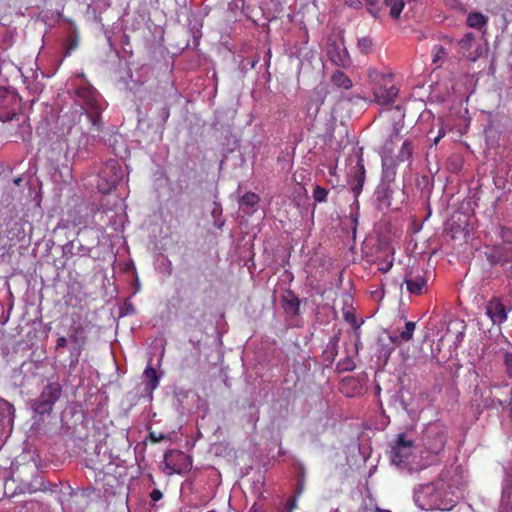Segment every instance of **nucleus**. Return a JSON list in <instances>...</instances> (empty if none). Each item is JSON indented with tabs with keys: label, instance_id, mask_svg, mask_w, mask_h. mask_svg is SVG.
<instances>
[{
	"label": "nucleus",
	"instance_id": "nucleus-57",
	"mask_svg": "<svg viewBox=\"0 0 512 512\" xmlns=\"http://www.w3.org/2000/svg\"><path fill=\"white\" fill-rule=\"evenodd\" d=\"M303 40H304V44L308 43V32L306 29L303 30Z\"/></svg>",
	"mask_w": 512,
	"mask_h": 512
},
{
	"label": "nucleus",
	"instance_id": "nucleus-35",
	"mask_svg": "<svg viewBox=\"0 0 512 512\" xmlns=\"http://www.w3.org/2000/svg\"><path fill=\"white\" fill-rule=\"evenodd\" d=\"M298 472H299V475H298V478H297V490H296V493L298 495H300L303 490H304V487H305V467L303 464H298Z\"/></svg>",
	"mask_w": 512,
	"mask_h": 512
},
{
	"label": "nucleus",
	"instance_id": "nucleus-38",
	"mask_svg": "<svg viewBox=\"0 0 512 512\" xmlns=\"http://www.w3.org/2000/svg\"><path fill=\"white\" fill-rule=\"evenodd\" d=\"M404 6V0H396V2L393 3V6L390 8V16L393 19H398L401 15V12L403 11Z\"/></svg>",
	"mask_w": 512,
	"mask_h": 512
},
{
	"label": "nucleus",
	"instance_id": "nucleus-52",
	"mask_svg": "<svg viewBox=\"0 0 512 512\" xmlns=\"http://www.w3.org/2000/svg\"><path fill=\"white\" fill-rule=\"evenodd\" d=\"M345 318L348 322H350V324L353 326L355 330L360 328V324L357 323V320L354 315H351L350 317L346 315Z\"/></svg>",
	"mask_w": 512,
	"mask_h": 512
},
{
	"label": "nucleus",
	"instance_id": "nucleus-44",
	"mask_svg": "<svg viewBox=\"0 0 512 512\" xmlns=\"http://www.w3.org/2000/svg\"><path fill=\"white\" fill-rule=\"evenodd\" d=\"M500 237L503 240V244H512V229L503 227L501 228Z\"/></svg>",
	"mask_w": 512,
	"mask_h": 512
},
{
	"label": "nucleus",
	"instance_id": "nucleus-7",
	"mask_svg": "<svg viewBox=\"0 0 512 512\" xmlns=\"http://www.w3.org/2000/svg\"><path fill=\"white\" fill-rule=\"evenodd\" d=\"M62 394V386L58 381L49 382L42 389L40 395L32 400L31 407L34 413L43 416L50 414L53 410L55 403L59 400Z\"/></svg>",
	"mask_w": 512,
	"mask_h": 512
},
{
	"label": "nucleus",
	"instance_id": "nucleus-20",
	"mask_svg": "<svg viewBox=\"0 0 512 512\" xmlns=\"http://www.w3.org/2000/svg\"><path fill=\"white\" fill-rule=\"evenodd\" d=\"M260 198L253 192L245 193L239 200L240 209L247 215H252L256 211V205Z\"/></svg>",
	"mask_w": 512,
	"mask_h": 512
},
{
	"label": "nucleus",
	"instance_id": "nucleus-19",
	"mask_svg": "<svg viewBox=\"0 0 512 512\" xmlns=\"http://www.w3.org/2000/svg\"><path fill=\"white\" fill-rule=\"evenodd\" d=\"M142 378L145 385V392L152 393L159 386L160 377L151 365L145 368Z\"/></svg>",
	"mask_w": 512,
	"mask_h": 512
},
{
	"label": "nucleus",
	"instance_id": "nucleus-42",
	"mask_svg": "<svg viewBox=\"0 0 512 512\" xmlns=\"http://www.w3.org/2000/svg\"><path fill=\"white\" fill-rule=\"evenodd\" d=\"M503 363L507 376L512 379V352L504 353Z\"/></svg>",
	"mask_w": 512,
	"mask_h": 512
},
{
	"label": "nucleus",
	"instance_id": "nucleus-46",
	"mask_svg": "<svg viewBox=\"0 0 512 512\" xmlns=\"http://www.w3.org/2000/svg\"><path fill=\"white\" fill-rule=\"evenodd\" d=\"M75 244H76V240H71V241L67 242L62 248L63 254L64 255H76V252L74 251Z\"/></svg>",
	"mask_w": 512,
	"mask_h": 512
},
{
	"label": "nucleus",
	"instance_id": "nucleus-53",
	"mask_svg": "<svg viewBox=\"0 0 512 512\" xmlns=\"http://www.w3.org/2000/svg\"><path fill=\"white\" fill-rule=\"evenodd\" d=\"M506 278L508 281V285L512 287V265L506 270Z\"/></svg>",
	"mask_w": 512,
	"mask_h": 512
},
{
	"label": "nucleus",
	"instance_id": "nucleus-30",
	"mask_svg": "<svg viewBox=\"0 0 512 512\" xmlns=\"http://www.w3.org/2000/svg\"><path fill=\"white\" fill-rule=\"evenodd\" d=\"M211 215L214 219V226L218 229H221L224 226L225 221L221 219L222 216V206L218 202L213 203V208L211 210Z\"/></svg>",
	"mask_w": 512,
	"mask_h": 512
},
{
	"label": "nucleus",
	"instance_id": "nucleus-58",
	"mask_svg": "<svg viewBox=\"0 0 512 512\" xmlns=\"http://www.w3.org/2000/svg\"><path fill=\"white\" fill-rule=\"evenodd\" d=\"M270 58H271V51H270V50H268L267 55H266V58H265V61H266V63H267V64H269V63H270Z\"/></svg>",
	"mask_w": 512,
	"mask_h": 512
},
{
	"label": "nucleus",
	"instance_id": "nucleus-23",
	"mask_svg": "<svg viewBox=\"0 0 512 512\" xmlns=\"http://www.w3.org/2000/svg\"><path fill=\"white\" fill-rule=\"evenodd\" d=\"M328 55L331 62L336 66L346 67L349 63V56L346 49L340 50L339 47L334 45L333 48L329 50Z\"/></svg>",
	"mask_w": 512,
	"mask_h": 512
},
{
	"label": "nucleus",
	"instance_id": "nucleus-60",
	"mask_svg": "<svg viewBox=\"0 0 512 512\" xmlns=\"http://www.w3.org/2000/svg\"><path fill=\"white\" fill-rule=\"evenodd\" d=\"M296 54H297V57H299L302 53H301V51L299 50V51H297V52H296Z\"/></svg>",
	"mask_w": 512,
	"mask_h": 512
},
{
	"label": "nucleus",
	"instance_id": "nucleus-59",
	"mask_svg": "<svg viewBox=\"0 0 512 512\" xmlns=\"http://www.w3.org/2000/svg\"><path fill=\"white\" fill-rule=\"evenodd\" d=\"M369 5L373 6L377 3V0H365Z\"/></svg>",
	"mask_w": 512,
	"mask_h": 512
},
{
	"label": "nucleus",
	"instance_id": "nucleus-56",
	"mask_svg": "<svg viewBox=\"0 0 512 512\" xmlns=\"http://www.w3.org/2000/svg\"><path fill=\"white\" fill-rule=\"evenodd\" d=\"M383 1H384V4L390 8L393 6V3L396 2V0H383Z\"/></svg>",
	"mask_w": 512,
	"mask_h": 512
},
{
	"label": "nucleus",
	"instance_id": "nucleus-31",
	"mask_svg": "<svg viewBox=\"0 0 512 512\" xmlns=\"http://www.w3.org/2000/svg\"><path fill=\"white\" fill-rule=\"evenodd\" d=\"M416 323L412 321H407L405 323V329L399 334L396 335L398 337V340L401 339L402 341L408 342L413 338V333L415 331Z\"/></svg>",
	"mask_w": 512,
	"mask_h": 512
},
{
	"label": "nucleus",
	"instance_id": "nucleus-14",
	"mask_svg": "<svg viewBox=\"0 0 512 512\" xmlns=\"http://www.w3.org/2000/svg\"><path fill=\"white\" fill-rule=\"evenodd\" d=\"M394 187L391 184L379 183L374 191L375 207L379 211H387L392 207Z\"/></svg>",
	"mask_w": 512,
	"mask_h": 512
},
{
	"label": "nucleus",
	"instance_id": "nucleus-18",
	"mask_svg": "<svg viewBox=\"0 0 512 512\" xmlns=\"http://www.w3.org/2000/svg\"><path fill=\"white\" fill-rule=\"evenodd\" d=\"M282 307L287 314L297 316L300 313V300L291 290H288L282 298Z\"/></svg>",
	"mask_w": 512,
	"mask_h": 512
},
{
	"label": "nucleus",
	"instance_id": "nucleus-6",
	"mask_svg": "<svg viewBox=\"0 0 512 512\" xmlns=\"http://www.w3.org/2000/svg\"><path fill=\"white\" fill-rule=\"evenodd\" d=\"M348 177V183L355 198L354 202L350 206V220L354 225L353 230L355 231L359 221L358 197L363 190L365 182V167L361 157L357 158L356 165L349 172Z\"/></svg>",
	"mask_w": 512,
	"mask_h": 512
},
{
	"label": "nucleus",
	"instance_id": "nucleus-29",
	"mask_svg": "<svg viewBox=\"0 0 512 512\" xmlns=\"http://www.w3.org/2000/svg\"><path fill=\"white\" fill-rule=\"evenodd\" d=\"M394 252L387 254L384 258H378L376 262L378 263V270L382 273H387L391 270L394 263Z\"/></svg>",
	"mask_w": 512,
	"mask_h": 512
},
{
	"label": "nucleus",
	"instance_id": "nucleus-5",
	"mask_svg": "<svg viewBox=\"0 0 512 512\" xmlns=\"http://www.w3.org/2000/svg\"><path fill=\"white\" fill-rule=\"evenodd\" d=\"M415 451V441L408 433H399L390 444L389 457L393 465L400 469H408L409 458Z\"/></svg>",
	"mask_w": 512,
	"mask_h": 512
},
{
	"label": "nucleus",
	"instance_id": "nucleus-49",
	"mask_svg": "<svg viewBox=\"0 0 512 512\" xmlns=\"http://www.w3.org/2000/svg\"><path fill=\"white\" fill-rule=\"evenodd\" d=\"M163 494L159 489H153L150 493V498L153 502H157L162 499Z\"/></svg>",
	"mask_w": 512,
	"mask_h": 512
},
{
	"label": "nucleus",
	"instance_id": "nucleus-15",
	"mask_svg": "<svg viewBox=\"0 0 512 512\" xmlns=\"http://www.w3.org/2000/svg\"><path fill=\"white\" fill-rule=\"evenodd\" d=\"M372 93L376 103L380 105H390L398 96L399 89L393 84H383L372 87Z\"/></svg>",
	"mask_w": 512,
	"mask_h": 512
},
{
	"label": "nucleus",
	"instance_id": "nucleus-51",
	"mask_svg": "<svg viewBox=\"0 0 512 512\" xmlns=\"http://www.w3.org/2000/svg\"><path fill=\"white\" fill-rule=\"evenodd\" d=\"M296 508V499L289 498L286 502V510L285 512H292L293 509Z\"/></svg>",
	"mask_w": 512,
	"mask_h": 512
},
{
	"label": "nucleus",
	"instance_id": "nucleus-8",
	"mask_svg": "<svg viewBox=\"0 0 512 512\" xmlns=\"http://www.w3.org/2000/svg\"><path fill=\"white\" fill-rule=\"evenodd\" d=\"M124 175L125 171L117 160L107 161L98 175L99 192L103 194L111 192L123 180Z\"/></svg>",
	"mask_w": 512,
	"mask_h": 512
},
{
	"label": "nucleus",
	"instance_id": "nucleus-55",
	"mask_svg": "<svg viewBox=\"0 0 512 512\" xmlns=\"http://www.w3.org/2000/svg\"><path fill=\"white\" fill-rule=\"evenodd\" d=\"M258 62H259V58L257 57V58L251 59L248 64L250 65L251 69H254Z\"/></svg>",
	"mask_w": 512,
	"mask_h": 512
},
{
	"label": "nucleus",
	"instance_id": "nucleus-12",
	"mask_svg": "<svg viewBox=\"0 0 512 512\" xmlns=\"http://www.w3.org/2000/svg\"><path fill=\"white\" fill-rule=\"evenodd\" d=\"M166 468L169 474H186L192 469V458L182 451L171 450L165 453Z\"/></svg>",
	"mask_w": 512,
	"mask_h": 512
},
{
	"label": "nucleus",
	"instance_id": "nucleus-32",
	"mask_svg": "<svg viewBox=\"0 0 512 512\" xmlns=\"http://www.w3.org/2000/svg\"><path fill=\"white\" fill-rule=\"evenodd\" d=\"M312 196L316 203H324L327 201L328 190L320 185H316L313 189Z\"/></svg>",
	"mask_w": 512,
	"mask_h": 512
},
{
	"label": "nucleus",
	"instance_id": "nucleus-27",
	"mask_svg": "<svg viewBox=\"0 0 512 512\" xmlns=\"http://www.w3.org/2000/svg\"><path fill=\"white\" fill-rule=\"evenodd\" d=\"M331 82L335 86L343 88L345 90H348L353 86L352 80L341 70H336L335 72H333V74L331 75Z\"/></svg>",
	"mask_w": 512,
	"mask_h": 512
},
{
	"label": "nucleus",
	"instance_id": "nucleus-21",
	"mask_svg": "<svg viewBox=\"0 0 512 512\" xmlns=\"http://www.w3.org/2000/svg\"><path fill=\"white\" fill-rule=\"evenodd\" d=\"M340 340V333L334 334L326 345L323 351V358L329 363H333L336 356L338 355V343Z\"/></svg>",
	"mask_w": 512,
	"mask_h": 512
},
{
	"label": "nucleus",
	"instance_id": "nucleus-34",
	"mask_svg": "<svg viewBox=\"0 0 512 512\" xmlns=\"http://www.w3.org/2000/svg\"><path fill=\"white\" fill-rule=\"evenodd\" d=\"M474 40H475V37H474V34L469 32V33H466L458 42L460 48L466 52V51H469L472 46H473V43H474Z\"/></svg>",
	"mask_w": 512,
	"mask_h": 512
},
{
	"label": "nucleus",
	"instance_id": "nucleus-4",
	"mask_svg": "<svg viewBox=\"0 0 512 512\" xmlns=\"http://www.w3.org/2000/svg\"><path fill=\"white\" fill-rule=\"evenodd\" d=\"M448 440V428L439 421L429 423L421 434V444L431 455L443 452Z\"/></svg>",
	"mask_w": 512,
	"mask_h": 512
},
{
	"label": "nucleus",
	"instance_id": "nucleus-54",
	"mask_svg": "<svg viewBox=\"0 0 512 512\" xmlns=\"http://www.w3.org/2000/svg\"><path fill=\"white\" fill-rule=\"evenodd\" d=\"M358 512H381V511L378 508L363 506L359 509Z\"/></svg>",
	"mask_w": 512,
	"mask_h": 512
},
{
	"label": "nucleus",
	"instance_id": "nucleus-13",
	"mask_svg": "<svg viewBox=\"0 0 512 512\" xmlns=\"http://www.w3.org/2000/svg\"><path fill=\"white\" fill-rule=\"evenodd\" d=\"M16 97L9 93L7 89L0 88V121L10 122L18 119L19 114L16 112Z\"/></svg>",
	"mask_w": 512,
	"mask_h": 512
},
{
	"label": "nucleus",
	"instance_id": "nucleus-25",
	"mask_svg": "<svg viewBox=\"0 0 512 512\" xmlns=\"http://www.w3.org/2000/svg\"><path fill=\"white\" fill-rule=\"evenodd\" d=\"M368 77L373 87L392 83V74L383 73L374 68L368 70Z\"/></svg>",
	"mask_w": 512,
	"mask_h": 512
},
{
	"label": "nucleus",
	"instance_id": "nucleus-37",
	"mask_svg": "<svg viewBox=\"0 0 512 512\" xmlns=\"http://www.w3.org/2000/svg\"><path fill=\"white\" fill-rule=\"evenodd\" d=\"M17 133L19 134V137L23 141H25V140L30 138V136H31V126L27 122V120H24L22 123L19 124Z\"/></svg>",
	"mask_w": 512,
	"mask_h": 512
},
{
	"label": "nucleus",
	"instance_id": "nucleus-41",
	"mask_svg": "<svg viewBox=\"0 0 512 512\" xmlns=\"http://www.w3.org/2000/svg\"><path fill=\"white\" fill-rule=\"evenodd\" d=\"M78 245L76 249V255L81 257H89L91 255L92 250L88 245L84 244L80 239H78Z\"/></svg>",
	"mask_w": 512,
	"mask_h": 512
},
{
	"label": "nucleus",
	"instance_id": "nucleus-28",
	"mask_svg": "<svg viewBox=\"0 0 512 512\" xmlns=\"http://www.w3.org/2000/svg\"><path fill=\"white\" fill-rule=\"evenodd\" d=\"M488 18L480 12H471L468 14L466 23L469 27L481 29L486 26Z\"/></svg>",
	"mask_w": 512,
	"mask_h": 512
},
{
	"label": "nucleus",
	"instance_id": "nucleus-36",
	"mask_svg": "<svg viewBox=\"0 0 512 512\" xmlns=\"http://www.w3.org/2000/svg\"><path fill=\"white\" fill-rule=\"evenodd\" d=\"M65 45H66V51L64 53V57H67L71 54V52L77 48L78 46V37L76 34L74 35H69L66 39V42H65Z\"/></svg>",
	"mask_w": 512,
	"mask_h": 512
},
{
	"label": "nucleus",
	"instance_id": "nucleus-2",
	"mask_svg": "<svg viewBox=\"0 0 512 512\" xmlns=\"http://www.w3.org/2000/svg\"><path fill=\"white\" fill-rule=\"evenodd\" d=\"M71 320V325L67 330V336H59L57 338L55 351L58 352L68 347V366L70 370H74L79 364L80 357L87 345L91 323L82 319L79 315L72 316Z\"/></svg>",
	"mask_w": 512,
	"mask_h": 512
},
{
	"label": "nucleus",
	"instance_id": "nucleus-16",
	"mask_svg": "<svg viewBox=\"0 0 512 512\" xmlns=\"http://www.w3.org/2000/svg\"><path fill=\"white\" fill-rule=\"evenodd\" d=\"M404 283L407 291L413 295H421L426 293L428 289L427 279L420 274H414L412 271L406 273Z\"/></svg>",
	"mask_w": 512,
	"mask_h": 512
},
{
	"label": "nucleus",
	"instance_id": "nucleus-33",
	"mask_svg": "<svg viewBox=\"0 0 512 512\" xmlns=\"http://www.w3.org/2000/svg\"><path fill=\"white\" fill-rule=\"evenodd\" d=\"M373 46L372 39L370 37H362L357 41V48L362 54H368L371 52Z\"/></svg>",
	"mask_w": 512,
	"mask_h": 512
},
{
	"label": "nucleus",
	"instance_id": "nucleus-50",
	"mask_svg": "<svg viewBox=\"0 0 512 512\" xmlns=\"http://www.w3.org/2000/svg\"><path fill=\"white\" fill-rule=\"evenodd\" d=\"M445 134H446V131L444 130V128L440 127L437 135L434 138H431L433 143L435 145H437L439 143V141L445 136Z\"/></svg>",
	"mask_w": 512,
	"mask_h": 512
},
{
	"label": "nucleus",
	"instance_id": "nucleus-43",
	"mask_svg": "<svg viewBox=\"0 0 512 512\" xmlns=\"http://www.w3.org/2000/svg\"><path fill=\"white\" fill-rule=\"evenodd\" d=\"M447 55L446 50L441 45H436L433 48V63H437L439 60Z\"/></svg>",
	"mask_w": 512,
	"mask_h": 512
},
{
	"label": "nucleus",
	"instance_id": "nucleus-40",
	"mask_svg": "<svg viewBox=\"0 0 512 512\" xmlns=\"http://www.w3.org/2000/svg\"><path fill=\"white\" fill-rule=\"evenodd\" d=\"M68 222H70L73 226H79L86 223V217L82 215H78V212H69L68 214Z\"/></svg>",
	"mask_w": 512,
	"mask_h": 512
},
{
	"label": "nucleus",
	"instance_id": "nucleus-3",
	"mask_svg": "<svg viewBox=\"0 0 512 512\" xmlns=\"http://www.w3.org/2000/svg\"><path fill=\"white\" fill-rule=\"evenodd\" d=\"M75 94L77 99L86 109L87 117L92 126L99 131L101 126V111L103 109L102 99L97 90L90 84L86 83L76 88Z\"/></svg>",
	"mask_w": 512,
	"mask_h": 512
},
{
	"label": "nucleus",
	"instance_id": "nucleus-47",
	"mask_svg": "<svg viewBox=\"0 0 512 512\" xmlns=\"http://www.w3.org/2000/svg\"><path fill=\"white\" fill-rule=\"evenodd\" d=\"M245 2L246 0H232L229 3V9L232 11L240 10L243 12L245 9Z\"/></svg>",
	"mask_w": 512,
	"mask_h": 512
},
{
	"label": "nucleus",
	"instance_id": "nucleus-17",
	"mask_svg": "<svg viewBox=\"0 0 512 512\" xmlns=\"http://www.w3.org/2000/svg\"><path fill=\"white\" fill-rule=\"evenodd\" d=\"M398 342V337L394 335L388 336V338H378L377 340V357L383 358L385 361L388 360L390 355L395 349V344Z\"/></svg>",
	"mask_w": 512,
	"mask_h": 512
},
{
	"label": "nucleus",
	"instance_id": "nucleus-22",
	"mask_svg": "<svg viewBox=\"0 0 512 512\" xmlns=\"http://www.w3.org/2000/svg\"><path fill=\"white\" fill-rule=\"evenodd\" d=\"M415 145L412 139H406L403 141L396 158H394L398 162H406L411 163L413 153H414Z\"/></svg>",
	"mask_w": 512,
	"mask_h": 512
},
{
	"label": "nucleus",
	"instance_id": "nucleus-24",
	"mask_svg": "<svg viewBox=\"0 0 512 512\" xmlns=\"http://www.w3.org/2000/svg\"><path fill=\"white\" fill-rule=\"evenodd\" d=\"M78 235H81L80 240L84 244L88 245L91 250L97 247L100 243L99 236L91 228L84 227L79 229Z\"/></svg>",
	"mask_w": 512,
	"mask_h": 512
},
{
	"label": "nucleus",
	"instance_id": "nucleus-11",
	"mask_svg": "<svg viewBox=\"0 0 512 512\" xmlns=\"http://www.w3.org/2000/svg\"><path fill=\"white\" fill-rule=\"evenodd\" d=\"M512 310V304L506 305L502 298L491 297L485 304V314L493 325L501 326L508 319V312Z\"/></svg>",
	"mask_w": 512,
	"mask_h": 512
},
{
	"label": "nucleus",
	"instance_id": "nucleus-1",
	"mask_svg": "<svg viewBox=\"0 0 512 512\" xmlns=\"http://www.w3.org/2000/svg\"><path fill=\"white\" fill-rule=\"evenodd\" d=\"M464 484L456 468L445 469L435 481L414 489L415 504L426 511H451L463 496Z\"/></svg>",
	"mask_w": 512,
	"mask_h": 512
},
{
	"label": "nucleus",
	"instance_id": "nucleus-39",
	"mask_svg": "<svg viewBox=\"0 0 512 512\" xmlns=\"http://www.w3.org/2000/svg\"><path fill=\"white\" fill-rule=\"evenodd\" d=\"M355 367H356V365H355L354 361L350 357H347V358L339 361L338 364H337V368L341 372L353 371L355 369Z\"/></svg>",
	"mask_w": 512,
	"mask_h": 512
},
{
	"label": "nucleus",
	"instance_id": "nucleus-48",
	"mask_svg": "<svg viewBox=\"0 0 512 512\" xmlns=\"http://www.w3.org/2000/svg\"><path fill=\"white\" fill-rule=\"evenodd\" d=\"M149 438L152 442L158 443V442L162 441L163 439H165L166 437L162 433L156 434L155 432H150Z\"/></svg>",
	"mask_w": 512,
	"mask_h": 512
},
{
	"label": "nucleus",
	"instance_id": "nucleus-9",
	"mask_svg": "<svg viewBox=\"0 0 512 512\" xmlns=\"http://www.w3.org/2000/svg\"><path fill=\"white\" fill-rule=\"evenodd\" d=\"M399 128L397 124L393 125V132L386 140L382 148V176L380 183L394 184L395 177L397 174V161L392 157L393 153V140L399 135Z\"/></svg>",
	"mask_w": 512,
	"mask_h": 512
},
{
	"label": "nucleus",
	"instance_id": "nucleus-26",
	"mask_svg": "<svg viewBox=\"0 0 512 512\" xmlns=\"http://www.w3.org/2000/svg\"><path fill=\"white\" fill-rule=\"evenodd\" d=\"M0 415L4 425L12 426L15 418V408L8 401L0 402Z\"/></svg>",
	"mask_w": 512,
	"mask_h": 512
},
{
	"label": "nucleus",
	"instance_id": "nucleus-10",
	"mask_svg": "<svg viewBox=\"0 0 512 512\" xmlns=\"http://www.w3.org/2000/svg\"><path fill=\"white\" fill-rule=\"evenodd\" d=\"M484 257L492 267L500 265L504 268L507 265H512V246L506 244L486 245Z\"/></svg>",
	"mask_w": 512,
	"mask_h": 512
},
{
	"label": "nucleus",
	"instance_id": "nucleus-45",
	"mask_svg": "<svg viewBox=\"0 0 512 512\" xmlns=\"http://www.w3.org/2000/svg\"><path fill=\"white\" fill-rule=\"evenodd\" d=\"M170 116V108L168 105L162 106L158 111V118L161 120L163 124L167 122Z\"/></svg>",
	"mask_w": 512,
	"mask_h": 512
}]
</instances>
